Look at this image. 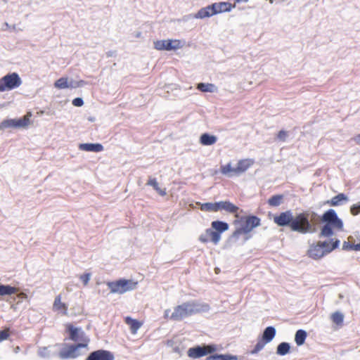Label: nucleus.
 I'll return each mask as SVG.
<instances>
[{
  "label": "nucleus",
  "instance_id": "1",
  "mask_svg": "<svg viewBox=\"0 0 360 360\" xmlns=\"http://www.w3.org/2000/svg\"><path fill=\"white\" fill-rule=\"evenodd\" d=\"M274 222L279 226H289L293 231L302 233H314L316 229L309 220V214L302 212L293 217L290 210L281 212L274 218Z\"/></svg>",
  "mask_w": 360,
  "mask_h": 360
},
{
  "label": "nucleus",
  "instance_id": "2",
  "mask_svg": "<svg viewBox=\"0 0 360 360\" xmlns=\"http://www.w3.org/2000/svg\"><path fill=\"white\" fill-rule=\"evenodd\" d=\"M209 310L210 306L207 304L197 300H191L174 307L169 319L174 321H181L186 317L200 312H206Z\"/></svg>",
  "mask_w": 360,
  "mask_h": 360
},
{
  "label": "nucleus",
  "instance_id": "3",
  "mask_svg": "<svg viewBox=\"0 0 360 360\" xmlns=\"http://www.w3.org/2000/svg\"><path fill=\"white\" fill-rule=\"evenodd\" d=\"M245 219L244 224L237 229L231 236L234 240H238L240 235L248 234L253 230V229L260 225V219L256 216H248L247 217H241L240 220Z\"/></svg>",
  "mask_w": 360,
  "mask_h": 360
},
{
  "label": "nucleus",
  "instance_id": "4",
  "mask_svg": "<svg viewBox=\"0 0 360 360\" xmlns=\"http://www.w3.org/2000/svg\"><path fill=\"white\" fill-rule=\"evenodd\" d=\"M107 285L111 293L123 294L135 289L137 283L131 280L121 279L115 282H108Z\"/></svg>",
  "mask_w": 360,
  "mask_h": 360
},
{
  "label": "nucleus",
  "instance_id": "5",
  "mask_svg": "<svg viewBox=\"0 0 360 360\" xmlns=\"http://www.w3.org/2000/svg\"><path fill=\"white\" fill-rule=\"evenodd\" d=\"M21 84V79L17 73L8 74L0 79V91L18 88Z\"/></svg>",
  "mask_w": 360,
  "mask_h": 360
},
{
  "label": "nucleus",
  "instance_id": "6",
  "mask_svg": "<svg viewBox=\"0 0 360 360\" xmlns=\"http://www.w3.org/2000/svg\"><path fill=\"white\" fill-rule=\"evenodd\" d=\"M87 347V343H78L71 345L63 349L59 352V356L62 359H75L81 355L79 349Z\"/></svg>",
  "mask_w": 360,
  "mask_h": 360
},
{
  "label": "nucleus",
  "instance_id": "7",
  "mask_svg": "<svg viewBox=\"0 0 360 360\" xmlns=\"http://www.w3.org/2000/svg\"><path fill=\"white\" fill-rule=\"evenodd\" d=\"M219 5L218 3L212 4L210 6H207L205 8H200L195 14L189 15L186 18H200L202 19L205 18L211 17L217 13H220Z\"/></svg>",
  "mask_w": 360,
  "mask_h": 360
},
{
  "label": "nucleus",
  "instance_id": "8",
  "mask_svg": "<svg viewBox=\"0 0 360 360\" xmlns=\"http://www.w3.org/2000/svg\"><path fill=\"white\" fill-rule=\"evenodd\" d=\"M321 221L325 224L333 225L334 229L342 230L343 222L338 217L335 211L333 209L327 210L321 217Z\"/></svg>",
  "mask_w": 360,
  "mask_h": 360
},
{
  "label": "nucleus",
  "instance_id": "9",
  "mask_svg": "<svg viewBox=\"0 0 360 360\" xmlns=\"http://www.w3.org/2000/svg\"><path fill=\"white\" fill-rule=\"evenodd\" d=\"M30 119L25 116L20 119H7L0 123V130L7 128H24L29 125Z\"/></svg>",
  "mask_w": 360,
  "mask_h": 360
},
{
  "label": "nucleus",
  "instance_id": "10",
  "mask_svg": "<svg viewBox=\"0 0 360 360\" xmlns=\"http://www.w3.org/2000/svg\"><path fill=\"white\" fill-rule=\"evenodd\" d=\"M155 49L157 50H177L183 46L181 41L179 39L158 40L154 42Z\"/></svg>",
  "mask_w": 360,
  "mask_h": 360
},
{
  "label": "nucleus",
  "instance_id": "11",
  "mask_svg": "<svg viewBox=\"0 0 360 360\" xmlns=\"http://www.w3.org/2000/svg\"><path fill=\"white\" fill-rule=\"evenodd\" d=\"M68 330L70 333V339L72 341H82V343H87L89 340L86 336L84 332L80 328H75L72 325L68 326Z\"/></svg>",
  "mask_w": 360,
  "mask_h": 360
},
{
  "label": "nucleus",
  "instance_id": "12",
  "mask_svg": "<svg viewBox=\"0 0 360 360\" xmlns=\"http://www.w3.org/2000/svg\"><path fill=\"white\" fill-rule=\"evenodd\" d=\"M114 354L108 350L98 349L91 352L85 360H114Z\"/></svg>",
  "mask_w": 360,
  "mask_h": 360
},
{
  "label": "nucleus",
  "instance_id": "13",
  "mask_svg": "<svg viewBox=\"0 0 360 360\" xmlns=\"http://www.w3.org/2000/svg\"><path fill=\"white\" fill-rule=\"evenodd\" d=\"M308 255L309 257L314 259H319L326 255V252L318 243L316 245H312L308 250Z\"/></svg>",
  "mask_w": 360,
  "mask_h": 360
},
{
  "label": "nucleus",
  "instance_id": "14",
  "mask_svg": "<svg viewBox=\"0 0 360 360\" xmlns=\"http://www.w3.org/2000/svg\"><path fill=\"white\" fill-rule=\"evenodd\" d=\"M188 356L192 359H198L207 355L204 346H196L191 347L187 352Z\"/></svg>",
  "mask_w": 360,
  "mask_h": 360
},
{
  "label": "nucleus",
  "instance_id": "15",
  "mask_svg": "<svg viewBox=\"0 0 360 360\" xmlns=\"http://www.w3.org/2000/svg\"><path fill=\"white\" fill-rule=\"evenodd\" d=\"M252 163L253 162L250 160H240L238 162L236 167H235V175L239 176L246 172Z\"/></svg>",
  "mask_w": 360,
  "mask_h": 360
},
{
  "label": "nucleus",
  "instance_id": "16",
  "mask_svg": "<svg viewBox=\"0 0 360 360\" xmlns=\"http://www.w3.org/2000/svg\"><path fill=\"white\" fill-rule=\"evenodd\" d=\"M318 244L321 246L327 255L339 246L340 240L335 239V240L333 241L332 239L330 241L319 242Z\"/></svg>",
  "mask_w": 360,
  "mask_h": 360
},
{
  "label": "nucleus",
  "instance_id": "17",
  "mask_svg": "<svg viewBox=\"0 0 360 360\" xmlns=\"http://www.w3.org/2000/svg\"><path fill=\"white\" fill-rule=\"evenodd\" d=\"M79 149L84 151L98 153L103 150V146L101 143H80Z\"/></svg>",
  "mask_w": 360,
  "mask_h": 360
},
{
  "label": "nucleus",
  "instance_id": "18",
  "mask_svg": "<svg viewBox=\"0 0 360 360\" xmlns=\"http://www.w3.org/2000/svg\"><path fill=\"white\" fill-rule=\"evenodd\" d=\"M217 141V137L207 133L202 134L200 137V143L202 146H212Z\"/></svg>",
  "mask_w": 360,
  "mask_h": 360
},
{
  "label": "nucleus",
  "instance_id": "19",
  "mask_svg": "<svg viewBox=\"0 0 360 360\" xmlns=\"http://www.w3.org/2000/svg\"><path fill=\"white\" fill-rule=\"evenodd\" d=\"M349 200L348 197L345 193H339L331 198L328 202L331 206H338L347 202Z\"/></svg>",
  "mask_w": 360,
  "mask_h": 360
},
{
  "label": "nucleus",
  "instance_id": "20",
  "mask_svg": "<svg viewBox=\"0 0 360 360\" xmlns=\"http://www.w3.org/2000/svg\"><path fill=\"white\" fill-rule=\"evenodd\" d=\"M276 328L274 326L266 327L262 334V340L266 343L270 342L276 335Z\"/></svg>",
  "mask_w": 360,
  "mask_h": 360
},
{
  "label": "nucleus",
  "instance_id": "21",
  "mask_svg": "<svg viewBox=\"0 0 360 360\" xmlns=\"http://www.w3.org/2000/svg\"><path fill=\"white\" fill-rule=\"evenodd\" d=\"M211 226L212 229H214L216 231L219 232L220 234L222 232H224L229 229V224L226 222L222 221H213L211 224Z\"/></svg>",
  "mask_w": 360,
  "mask_h": 360
},
{
  "label": "nucleus",
  "instance_id": "22",
  "mask_svg": "<svg viewBox=\"0 0 360 360\" xmlns=\"http://www.w3.org/2000/svg\"><path fill=\"white\" fill-rule=\"evenodd\" d=\"M238 357L231 354H213L207 357L205 360H238Z\"/></svg>",
  "mask_w": 360,
  "mask_h": 360
},
{
  "label": "nucleus",
  "instance_id": "23",
  "mask_svg": "<svg viewBox=\"0 0 360 360\" xmlns=\"http://www.w3.org/2000/svg\"><path fill=\"white\" fill-rule=\"evenodd\" d=\"M53 308V310H55V311L63 310V314H67L68 307L65 303L61 302L60 295H58L55 298Z\"/></svg>",
  "mask_w": 360,
  "mask_h": 360
},
{
  "label": "nucleus",
  "instance_id": "24",
  "mask_svg": "<svg viewBox=\"0 0 360 360\" xmlns=\"http://www.w3.org/2000/svg\"><path fill=\"white\" fill-rule=\"evenodd\" d=\"M18 288L8 285L0 284V296L11 295L15 293Z\"/></svg>",
  "mask_w": 360,
  "mask_h": 360
},
{
  "label": "nucleus",
  "instance_id": "25",
  "mask_svg": "<svg viewBox=\"0 0 360 360\" xmlns=\"http://www.w3.org/2000/svg\"><path fill=\"white\" fill-rule=\"evenodd\" d=\"M197 89L202 92H215L217 90V86L213 84L210 83H199Z\"/></svg>",
  "mask_w": 360,
  "mask_h": 360
},
{
  "label": "nucleus",
  "instance_id": "26",
  "mask_svg": "<svg viewBox=\"0 0 360 360\" xmlns=\"http://www.w3.org/2000/svg\"><path fill=\"white\" fill-rule=\"evenodd\" d=\"M206 234L214 245L218 244L221 240V234L212 229H206Z\"/></svg>",
  "mask_w": 360,
  "mask_h": 360
},
{
  "label": "nucleus",
  "instance_id": "27",
  "mask_svg": "<svg viewBox=\"0 0 360 360\" xmlns=\"http://www.w3.org/2000/svg\"><path fill=\"white\" fill-rule=\"evenodd\" d=\"M126 323L130 326L131 331L135 334L141 327V324L136 319H134L129 316L125 319Z\"/></svg>",
  "mask_w": 360,
  "mask_h": 360
},
{
  "label": "nucleus",
  "instance_id": "28",
  "mask_svg": "<svg viewBox=\"0 0 360 360\" xmlns=\"http://www.w3.org/2000/svg\"><path fill=\"white\" fill-rule=\"evenodd\" d=\"M307 332L304 330H298L295 335V341L298 346L302 345L307 338Z\"/></svg>",
  "mask_w": 360,
  "mask_h": 360
},
{
  "label": "nucleus",
  "instance_id": "29",
  "mask_svg": "<svg viewBox=\"0 0 360 360\" xmlns=\"http://www.w3.org/2000/svg\"><path fill=\"white\" fill-rule=\"evenodd\" d=\"M224 210L231 214H235V217H238L237 212L239 210V207L230 201H225Z\"/></svg>",
  "mask_w": 360,
  "mask_h": 360
},
{
  "label": "nucleus",
  "instance_id": "30",
  "mask_svg": "<svg viewBox=\"0 0 360 360\" xmlns=\"http://www.w3.org/2000/svg\"><path fill=\"white\" fill-rule=\"evenodd\" d=\"M333 225L325 224L319 233V237H330L333 235Z\"/></svg>",
  "mask_w": 360,
  "mask_h": 360
},
{
  "label": "nucleus",
  "instance_id": "31",
  "mask_svg": "<svg viewBox=\"0 0 360 360\" xmlns=\"http://www.w3.org/2000/svg\"><path fill=\"white\" fill-rule=\"evenodd\" d=\"M290 349V344L288 342H283L278 345L277 349H276V353L278 355L284 356V355L287 354L288 353H289Z\"/></svg>",
  "mask_w": 360,
  "mask_h": 360
},
{
  "label": "nucleus",
  "instance_id": "32",
  "mask_svg": "<svg viewBox=\"0 0 360 360\" xmlns=\"http://www.w3.org/2000/svg\"><path fill=\"white\" fill-rule=\"evenodd\" d=\"M221 173L226 175L229 177H231L235 175V167H232L231 163H228L226 165L221 166Z\"/></svg>",
  "mask_w": 360,
  "mask_h": 360
},
{
  "label": "nucleus",
  "instance_id": "33",
  "mask_svg": "<svg viewBox=\"0 0 360 360\" xmlns=\"http://www.w3.org/2000/svg\"><path fill=\"white\" fill-rule=\"evenodd\" d=\"M147 185L151 186L153 187V188L161 195L164 196L166 195V192L165 189H162L159 187V184L155 179H150L148 182Z\"/></svg>",
  "mask_w": 360,
  "mask_h": 360
},
{
  "label": "nucleus",
  "instance_id": "34",
  "mask_svg": "<svg viewBox=\"0 0 360 360\" xmlns=\"http://www.w3.org/2000/svg\"><path fill=\"white\" fill-rule=\"evenodd\" d=\"M331 320L336 325H342L344 321V314L340 311H335L331 314Z\"/></svg>",
  "mask_w": 360,
  "mask_h": 360
},
{
  "label": "nucleus",
  "instance_id": "35",
  "mask_svg": "<svg viewBox=\"0 0 360 360\" xmlns=\"http://www.w3.org/2000/svg\"><path fill=\"white\" fill-rule=\"evenodd\" d=\"M200 210L205 212H217L216 202L201 203Z\"/></svg>",
  "mask_w": 360,
  "mask_h": 360
},
{
  "label": "nucleus",
  "instance_id": "36",
  "mask_svg": "<svg viewBox=\"0 0 360 360\" xmlns=\"http://www.w3.org/2000/svg\"><path fill=\"white\" fill-rule=\"evenodd\" d=\"M282 200H283V195H275L269 199L268 203L271 206L277 207L281 204Z\"/></svg>",
  "mask_w": 360,
  "mask_h": 360
},
{
  "label": "nucleus",
  "instance_id": "37",
  "mask_svg": "<svg viewBox=\"0 0 360 360\" xmlns=\"http://www.w3.org/2000/svg\"><path fill=\"white\" fill-rule=\"evenodd\" d=\"M68 79L66 77H60L54 84L55 87L58 89H67L68 88Z\"/></svg>",
  "mask_w": 360,
  "mask_h": 360
},
{
  "label": "nucleus",
  "instance_id": "38",
  "mask_svg": "<svg viewBox=\"0 0 360 360\" xmlns=\"http://www.w3.org/2000/svg\"><path fill=\"white\" fill-rule=\"evenodd\" d=\"M266 344V342H264L262 339L257 342V343L255 345L254 349L250 352L251 354H256L259 352H260Z\"/></svg>",
  "mask_w": 360,
  "mask_h": 360
},
{
  "label": "nucleus",
  "instance_id": "39",
  "mask_svg": "<svg viewBox=\"0 0 360 360\" xmlns=\"http://www.w3.org/2000/svg\"><path fill=\"white\" fill-rule=\"evenodd\" d=\"M84 81L80 80V81H76L72 79H68V88L71 89H76L78 87H80L84 84Z\"/></svg>",
  "mask_w": 360,
  "mask_h": 360
},
{
  "label": "nucleus",
  "instance_id": "40",
  "mask_svg": "<svg viewBox=\"0 0 360 360\" xmlns=\"http://www.w3.org/2000/svg\"><path fill=\"white\" fill-rule=\"evenodd\" d=\"M38 354L43 358H49L51 356L49 351V347H40L38 351Z\"/></svg>",
  "mask_w": 360,
  "mask_h": 360
},
{
  "label": "nucleus",
  "instance_id": "41",
  "mask_svg": "<svg viewBox=\"0 0 360 360\" xmlns=\"http://www.w3.org/2000/svg\"><path fill=\"white\" fill-rule=\"evenodd\" d=\"M218 4H219V7H220L219 10H220L221 13L231 11V10L232 8L231 4L228 3V2H220V3H218Z\"/></svg>",
  "mask_w": 360,
  "mask_h": 360
},
{
  "label": "nucleus",
  "instance_id": "42",
  "mask_svg": "<svg viewBox=\"0 0 360 360\" xmlns=\"http://www.w3.org/2000/svg\"><path fill=\"white\" fill-rule=\"evenodd\" d=\"M350 212L352 215H357L360 214V202L352 205L350 207Z\"/></svg>",
  "mask_w": 360,
  "mask_h": 360
},
{
  "label": "nucleus",
  "instance_id": "43",
  "mask_svg": "<svg viewBox=\"0 0 360 360\" xmlns=\"http://www.w3.org/2000/svg\"><path fill=\"white\" fill-rule=\"evenodd\" d=\"M204 347H205V352H207V354H212L217 350V345H213V344L204 345Z\"/></svg>",
  "mask_w": 360,
  "mask_h": 360
},
{
  "label": "nucleus",
  "instance_id": "44",
  "mask_svg": "<svg viewBox=\"0 0 360 360\" xmlns=\"http://www.w3.org/2000/svg\"><path fill=\"white\" fill-rule=\"evenodd\" d=\"M91 274L90 273H86L79 276L80 280L83 282L84 285H87L91 278Z\"/></svg>",
  "mask_w": 360,
  "mask_h": 360
},
{
  "label": "nucleus",
  "instance_id": "45",
  "mask_svg": "<svg viewBox=\"0 0 360 360\" xmlns=\"http://www.w3.org/2000/svg\"><path fill=\"white\" fill-rule=\"evenodd\" d=\"M72 105L77 107H81L84 105V101L82 98H75L72 100Z\"/></svg>",
  "mask_w": 360,
  "mask_h": 360
},
{
  "label": "nucleus",
  "instance_id": "46",
  "mask_svg": "<svg viewBox=\"0 0 360 360\" xmlns=\"http://www.w3.org/2000/svg\"><path fill=\"white\" fill-rule=\"evenodd\" d=\"M287 136H288L287 131H285L284 130H281L278 132L277 137L279 140L284 141H285Z\"/></svg>",
  "mask_w": 360,
  "mask_h": 360
},
{
  "label": "nucleus",
  "instance_id": "47",
  "mask_svg": "<svg viewBox=\"0 0 360 360\" xmlns=\"http://www.w3.org/2000/svg\"><path fill=\"white\" fill-rule=\"evenodd\" d=\"M354 245H351L349 242L345 241L342 245L344 250H354Z\"/></svg>",
  "mask_w": 360,
  "mask_h": 360
},
{
  "label": "nucleus",
  "instance_id": "48",
  "mask_svg": "<svg viewBox=\"0 0 360 360\" xmlns=\"http://www.w3.org/2000/svg\"><path fill=\"white\" fill-rule=\"evenodd\" d=\"M9 337V333L7 330H1L0 331V342H2L5 340H7Z\"/></svg>",
  "mask_w": 360,
  "mask_h": 360
},
{
  "label": "nucleus",
  "instance_id": "49",
  "mask_svg": "<svg viewBox=\"0 0 360 360\" xmlns=\"http://www.w3.org/2000/svg\"><path fill=\"white\" fill-rule=\"evenodd\" d=\"M224 203H225V201L216 202V207H217V212L224 210Z\"/></svg>",
  "mask_w": 360,
  "mask_h": 360
},
{
  "label": "nucleus",
  "instance_id": "50",
  "mask_svg": "<svg viewBox=\"0 0 360 360\" xmlns=\"http://www.w3.org/2000/svg\"><path fill=\"white\" fill-rule=\"evenodd\" d=\"M199 240H200V241H201L204 243H207L209 240V236H207V234L205 233V234H202L200 236Z\"/></svg>",
  "mask_w": 360,
  "mask_h": 360
},
{
  "label": "nucleus",
  "instance_id": "51",
  "mask_svg": "<svg viewBox=\"0 0 360 360\" xmlns=\"http://www.w3.org/2000/svg\"><path fill=\"white\" fill-rule=\"evenodd\" d=\"M3 26H4L2 27L3 30H10L11 27V26L8 22H4Z\"/></svg>",
  "mask_w": 360,
  "mask_h": 360
},
{
  "label": "nucleus",
  "instance_id": "52",
  "mask_svg": "<svg viewBox=\"0 0 360 360\" xmlns=\"http://www.w3.org/2000/svg\"><path fill=\"white\" fill-rule=\"evenodd\" d=\"M11 29L13 31H14V32H18V31H19V30H20V31H22V30H21V29H18V28H17L16 25H13V26H11Z\"/></svg>",
  "mask_w": 360,
  "mask_h": 360
},
{
  "label": "nucleus",
  "instance_id": "53",
  "mask_svg": "<svg viewBox=\"0 0 360 360\" xmlns=\"http://www.w3.org/2000/svg\"><path fill=\"white\" fill-rule=\"evenodd\" d=\"M354 141H356V143L360 144V134L355 136Z\"/></svg>",
  "mask_w": 360,
  "mask_h": 360
},
{
  "label": "nucleus",
  "instance_id": "54",
  "mask_svg": "<svg viewBox=\"0 0 360 360\" xmlns=\"http://www.w3.org/2000/svg\"><path fill=\"white\" fill-rule=\"evenodd\" d=\"M354 248L355 251H360V243L354 245Z\"/></svg>",
  "mask_w": 360,
  "mask_h": 360
},
{
  "label": "nucleus",
  "instance_id": "55",
  "mask_svg": "<svg viewBox=\"0 0 360 360\" xmlns=\"http://www.w3.org/2000/svg\"><path fill=\"white\" fill-rule=\"evenodd\" d=\"M18 296L20 299H23V298H26L27 297L26 294H25L24 292L20 293Z\"/></svg>",
  "mask_w": 360,
  "mask_h": 360
},
{
  "label": "nucleus",
  "instance_id": "56",
  "mask_svg": "<svg viewBox=\"0 0 360 360\" xmlns=\"http://www.w3.org/2000/svg\"><path fill=\"white\" fill-rule=\"evenodd\" d=\"M169 309L165 310V318H167L169 316Z\"/></svg>",
  "mask_w": 360,
  "mask_h": 360
},
{
  "label": "nucleus",
  "instance_id": "57",
  "mask_svg": "<svg viewBox=\"0 0 360 360\" xmlns=\"http://www.w3.org/2000/svg\"><path fill=\"white\" fill-rule=\"evenodd\" d=\"M112 55H113V52L109 51L107 53L108 57H111V56H112Z\"/></svg>",
  "mask_w": 360,
  "mask_h": 360
},
{
  "label": "nucleus",
  "instance_id": "58",
  "mask_svg": "<svg viewBox=\"0 0 360 360\" xmlns=\"http://www.w3.org/2000/svg\"><path fill=\"white\" fill-rule=\"evenodd\" d=\"M140 35H141V32L138 33L136 36L140 37Z\"/></svg>",
  "mask_w": 360,
  "mask_h": 360
},
{
  "label": "nucleus",
  "instance_id": "59",
  "mask_svg": "<svg viewBox=\"0 0 360 360\" xmlns=\"http://www.w3.org/2000/svg\"><path fill=\"white\" fill-rule=\"evenodd\" d=\"M273 2H274L273 0H270L271 4H273Z\"/></svg>",
  "mask_w": 360,
  "mask_h": 360
}]
</instances>
